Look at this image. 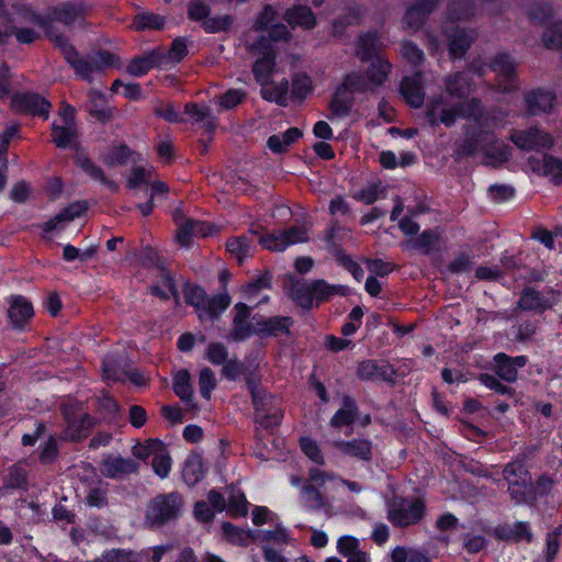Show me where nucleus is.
<instances>
[{
  "mask_svg": "<svg viewBox=\"0 0 562 562\" xmlns=\"http://www.w3.org/2000/svg\"><path fill=\"white\" fill-rule=\"evenodd\" d=\"M151 293L161 297L162 300H168L170 296H172L176 301V304H179L180 297L176 290L175 282L171 276L166 271L160 272V279L157 284L151 286Z\"/></svg>",
  "mask_w": 562,
  "mask_h": 562,
  "instance_id": "nucleus-37",
  "label": "nucleus"
},
{
  "mask_svg": "<svg viewBox=\"0 0 562 562\" xmlns=\"http://www.w3.org/2000/svg\"><path fill=\"white\" fill-rule=\"evenodd\" d=\"M308 235L303 227H291L286 231H279L277 233L267 234L261 236L259 244L268 250L283 251L291 245L307 241Z\"/></svg>",
  "mask_w": 562,
  "mask_h": 562,
  "instance_id": "nucleus-11",
  "label": "nucleus"
},
{
  "mask_svg": "<svg viewBox=\"0 0 562 562\" xmlns=\"http://www.w3.org/2000/svg\"><path fill=\"white\" fill-rule=\"evenodd\" d=\"M205 474L202 457L198 453H191L184 461L182 476L184 482L193 486L199 483Z\"/></svg>",
  "mask_w": 562,
  "mask_h": 562,
  "instance_id": "nucleus-26",
  "label": "nucleus"
},
{
  "mask_svg": "<svg viewBox=\"0 0 562 562\" xmlns=\"http://www.w3.org/2000/svg\"><path fill=\"white\" fill-rule=\"evenodd\" d=\"M518 306L525 311L542 312L550 307V303L539 292L527 289L522 292Z\"/></svg>",
  "mask_w": 562,
  "mask_h": 562,
  "instance_id": "nucleus-34",
  "label": "nucleus"
},
{
  "mask_svg": "<svg viewBox=\"0 0 562 562\" xmlns=\"http://www.w3.org/2000/svg\"><path fill=\"white\" fill-rule=\"evenodd\" d=\"M271 284V278L268 274H262L255 279L252 282L243 286L244 299L252 302L256 306L267 302L269 296L262 294V291L268 290Z\"/></svg>",
  "mask_w": 562,
  "mask_h": 562,
  "instance_id": "nucleus-24",
  "label": "nucleus"
},
{
  "mask_svg": "<svg viewBox=\"0 0 562 562\" xmlns=\"http://www.w3.org/2000/svg\"><path fill=\"white\" fill-rule=\"evenodd\" d=\"M257 539L268 546L283 547L291 543V537L282 527H277L274 530H261L258 532Z\"/></svg>",
  "mask_w": 562,
  "mask_h": 562,
  "instance_id": "nucleus-44",
  "label": "nucleus"
},
{
  "mask_svg": "<svg viewBox=\"0 0 562 562\" xmlns=\"http://www.w3.org/2000/svg\"><path fill=\"white\" fill-rule=\"evenodd\" d=\"M87 206L82 202H74L69 204L67 207L61 210L56 216L48 220L43 224V234L44 237H47L49 233H60L66 226L72 222L75 218L81 216Z\"/></svg>",
  "mask_w": 562,
  "mask_h": 562,
  "instance_id": "nucleus-14",
  "label": "nucleus"
},
{
  "mask_svg": "<svg viewBox=\"0 0 562 562\" xmlns=\"http://www.w3.org/2000/svg\"><path fill=\"white\" fill-rule=\"evenodd\" d=\"M50 40L61 49L66 60L74 67L77 75L85 80H91L93 74L116 65V58L109 52H99L87 59H77V52L63 35L49 32Z\"/></svg>",
  "mask_w": 562,
  "mask_h": 562,
  "instance_id": "nucleus-3",
  "label": "nucleus"
},
{
  "mask_svg": "<svg viewBox=\"0 0 562 562\" xmlns=\"http://www.w3.org/2000/svg\"><path fill=\"white\" fill-rule=\"evenodd\" d=\"M353 95L355 93L366 92L373 90L368 77L364 78L358 74H350L346 76L341 83Z\"/></svg>",
  "mask_w": 562,
  "mask_h": 562,
  "instance_id": "nucleus-56",
  "label": "nucleus"
},
{
  "mask_svg": "<svg viewBox=\"0 0 562 562\" xmlns=\"http://www.w3.org/2000/svg\"><path fill=\"white\" fill-rule=\"evenodd\" d=\"M390 69L391 64L381 56H376V58L372 60L368 71V79L373 89L378 88L385 81Z\"/></svg>",
  "mask_w": 562,
  "mask_h": 562,
  "instance_id": "nucleus-38",
  "label": "nucleus"
},
{
  "mask_svg": "<svg viewBox=\"0 0 562 562\" xmlns=\"http://www.w3.org/2000/svg\"><path fill=\"white\" fill-rule=\"evenodd\" d=\"M532 484L530 475L525 476V479L515 481L508 485V493L512 499L516 504H522L527 501V496L531 492Z\"/></svg>",
  "mask_w": 562,
  "mask_h": 562,
  "instance_id": "nucleus-47",
  "label": "nucleus"
},
{
  "mask_svg": "<svg viewBox=\"0 0 562 562\" xmlns=\"http://www.w3.org/2000/svg\"><path fill=\"white\" fill-rule=\"evenodd\" d=\"M94 562H137V560L131 552L111 550L104 552Z\"/></svg>",
  "mask_w": 562,
  "mask_h": 562,
  "instance_id": "nucleus-64",
  "label": "nucleus"
},
{
  "mask_svg": "<svg viewBox=\"0 0 562 562\" xmlns=\"http://www.w3.org/2000/svg\"><path fill=\"white\" fill-rule=\"evenodd\" d=\"M88 109L100 120L104 121L110 116V110L105 108V97L97 90H91L89 93Z\"/></svg>",
  "mask_w": 562,
  "mask_h": 562,
  "instance_id": "nucleus-51",
  "label": "nucleus"
},
{
  "mask_svg": "<svg viewBox=\"0 0 562 562\" xmlns=\"http://www.w3.org/2000/svg\"><path fill=\"white\" fill-rule=\"evenodd\" d=\"M364 15V9L361 5L355 4L347 8L344 16L339 18L334 23L336 32H340L346 25L359 23L361 18Z\"/></svg>",
  "mask_w": 562,
  "mask_h": 562,
  "instance_id": "nucleus-55",
  "label": "nucleus"
},
{
  "mask_svg": "<svg viewBox=\"0 0 562 562\" xmlns=\"http://www.w3.org/2000/svg\"><path fill=\"white\" fill-rule=\"evenodd\" d=\"M543 45L549 49H558L562 46V26L560 24L549 25L542 35Z\"/></svg>",
  "mask_w": 562,
  "mask_h": 562,
  "instance_id": "nucleus-61",
  "label": "nucleus"
},
{
  "mask_svg": "<svg viewBox=\"0 0 562 562\" xmlns=\"http://www.w3.org/2000/svg\"><path fill=\"white\" fill-rule=\"evenodd\" d=\"M173 391L181 401L189 403L192 400L191 376L187 370H179L173 375Z\"/></svg>",
  "mask_w": 562,
  "mask_h": 562,
  "instance_id": "nucleus-39",
  "label": "nucleus"
},
{
  "mask_svg": "<svg viewBox=\"0 0 562 562\" xmlns=\"http://www.w3.org/2000/svg\"><path fill=\"white\" fill-rule=\"evenodd\" d=\"M205 358L214 366H222L229 358V352L223 344L211 342L206 348Z\"/></svg>",
  "mask_w": 562,
  "mask_h": 562,
  "instance_id": "nucleus-59",
  "label": "nucleus"
},
{
  "mask_svg": "<svg viewBox=\"0 0 562 562\" xmlns=\"http://www.w3.org/2000/svg\"><path fill=\"white\" fill-rule=\"evenodd\" d=\"M528 167L536 173L549 177L555 184L562 183V160L544 155L542 159L530 157L528 159Z\"/></svg>",
  "mask_w": 562,
  "mask_h": 562,
  "instance_id": "nucleus-16",
  "label": "nucleus"
},
{
  "mask_svg": "<svg viewBox=\"0 0 562 562\" xmlns=\"http://www.w3.org/2000/svg\"><path fill=\"white\" fill-rule=\"evenodd\" d=\"M186 113L189 114L195 122H202L204 127L213 131L216 126L215 117L212 115L211 110L205 105L187 104Z\"/></svg>",
  "mask_w": 562,
  "mask_h": 562,
  "instance_id": "nucleus-42",
  "label": "nucleus"
},
{
  "mask_svg": "<svg viewBox=\"0 0 562 562\" xmlns=\"http://www.w3.org/2000/svg\"><path fill=\"white\" fill-rule=\"evenodd\" d=\"M11 104L18 112L38 115L43 119L48 117L50 109V103L36 93L16 94L12 98Z\"/></svg>",
  "mask_w": 562,
  "mask_h": 562,
  "instance_id": "nucleus-13",
  "label": "nucleus"
},
{
  "mask_svg": "<svg viewBox=\"0 0 562 562\" xmlns=\"http://www.w3.org/2000/svg\"><path fill=\"white\" fill-rule=\"evenodd\" d=\"M440 2L441 0H414L407 3L403 26L412 31L419 30Z\"/></svg>",
  "mask_w": 562,
  "mask_h": 562,
  "instance_id": "nucleus-12",
  "label": "nucleus"
},
{
  "mask_svg": "<svg viewBox=\"0 0 562 562\" xmlns=\"http://www.w3.org/2000/svg\"><path fill=\"white\" fill-rule=\"evenodd\" d=\"M554 100L555 95L546 89H535L525 95L527 110L532 115L550 111L553 108Z\"/></svg>",
  "mask_w": 562,
  "mask_h": 562,
  "instance_id": "nucleus-21",
  "label": "nucleus"
},
{
  "mask_svg": "<svg viewBox=\"0 0 562 562\" xmlns=\"http://www.w3.org/2000/svg\"><path fill=\"white\" fill-rule=\"evenodd\" d=\"M256 321V334L263 336H280L288 334L293 322L290 317L273 316V317H254Z\"/></svg>",
  "mask_w": 562,
  "mask_h": 562,
  "instance_id": "nucleus-19",
  "label": "nucleus"
},
{
  "mask_svg": "<svg viewBox=\"0 0 562 562\" xmlns=\"http://www.w3.org/2000/svg\"><path fill=\"white\" fill-rule=\"evenodd\" d=\"M261 95L268 101L278 103L279 105H285L288 101L289 82L282 80L280 82L260 83Z\"/></svg>",
  "mask_w": 562,
  "mask_h": 562,
  "instance_id": "nucleus-30",
  "label": "nucleus"
},
{
  "mask_svg": "<svg viewBox=\"0 0 562 562\" xmlns=\"http://www.w3.org/2000/svg\"><path fill=\"white\" fill-rule=\"evenodd\" d=\"M301 496L305 506L310 509H321L325 505L324 495L319 492V488L312 484L302 486Z\"/></svg>",
  "mask_w": 562,
  "mask_h": 562,
  "instance_id": "nucleus-48",
  "label": "nucleus"
},
{
  "mask_svg": "<svg viewBox=\"0 0 562 562\" xmlns=\"http://www.w3.org/2000/svg\"><path fill=\"white\" fill-rule=\"evenodd\" d=\"M471 91V82L468 72L457 74L447 80V92L451 97H463Z\"/></svg>",
  "mask_w": 562,
  "mask_h": 562,
  "instance_id": "nucleus-43",
  "label": "nucleus"
},
{
  "mask_svg": "<svg viewBox=\"0 0 562 562\" xmlns=\"http://www.w3.org/2000/svg\"><path fill=\"white\" fill-rule=\"evenodd\" d=\"M274 54L269 46L268 50L263 53L262 57L258 58L254 64V75L259 83H267L273 70Z\"/></svg>",
  "mask_w": 562,
  "mask_h": 562,
  "instance_id": "nucleus-32",
  "label": "nucleus"
},
{
  "mask_svg": "<svg viewBox=\"0 0 562 562\" xmlns=\"http://www.w3.org/2000/svg\"><path fill=\"white\" fill-rule=\"evenodd\" d=\"M380 42L375 33H366L359 36L356 54L361 60L376 58Z\"/></svg>",
  "mask_w": 562,
  "mask_h": 562,
  "instance_id": "nucleus-31",
  "label": "nucleus"
},
{
  "mask_svg": "<svg viewBox=\"0 0 562 562\" xmlns=\"http://www.w3.org/2000/svg\"><path fill=\"white\" fill-rule=\"evenodd\" d=\"M283 19L291 26H300L306 30H311L316 24V19L312 10L304 5H296L288 9L283 15Z\"/></svg>",
  "mask_w": 562,
  "mask_h": 562,
  "instance_id": "nucleus-25",
  "label": "nucleus"
},
{
  "mask_svg": "<svg viewBox=\"0 0 562 562\" xmlns=\"http://www.w3.org/2000/svg\"><path fill=\"white\" fill-rule=\"evenodd\" d=\"M509 138L518 148L526 151L548 149L554 144L552 135L538 127L513 130Z\"/></svg>",
  "mask_w": 562,
  "mask_h": 562,
  "instance_id": "nucleus-10",
  "label": "nucleus"
},
{
  "mask_svg": "<svg viewBox=\"0 0 562 562\" xmlns=\"http://www.w3.org/2000/svg\"><path fill=\"white\" fill-rule=\"evenodd\" d=\"M516 67L515 59L506 53H497L490 68L496 75V90L503 93L509 92L516 88Z\"/></svg>",
  "mask_w": 562,
  "mask_h": 562,
  "instance_id": "nucleus-9",
  "label": "nucleus"
},
{
  "mask_svg": "<svg viewBox=\"0 0 562 562\" xmlns=\"http://www.w3.org/2000/svg\"><path fill=\"white\" fill-rule=\"evenodd\" d=\"M312 80L305 74H297L292 80V94L297 99H304L312 91Z\"/></svg>",
  "mask_w": 562,
  "mask_h": 562,
  "instance_id": "nucleus-62",
  "label": "nucleus"
},
{
  "mask_svg": "<svg viewBox=\"0 0 562 562\" xmlns=\"http://www.w3.org/2000/svg\"><path fill=\"white\" fill-rule=\"evenodd\" d=\"M226 494L228 513L235 517L246 516L248 512V502L244 493L236 487H231L226 490Z\"/></svg>",
  "mask_w": 562,
  "mask_h": 562,
  "instance_id": "nucleus-36",
  "label": "nucleus"
},
{
  "mask_svg": "<svg viewBox=\"0 0 562 562\" xmlns=\"http://www.w3.org/2000/svg\"><path fill=\"white\" fill-rule=\"evenodd\" d=\"M231 304V296L226 291L214 295L213 297H206L204 308L199 313L201 322H213L215 321Z\"/></svg>",
  "mask_w": 562,
  "mask_h": 562,
  "instance_id": "nucleus-23",
  "label": "nucleus"
},
{
  "mask_svg": "<svg viewBox=\"0 0 562 562\" xmlns=\"http://www.w3.org/2000/svg\"><path fill=\"white\" fill-rule=\"evenodd\" d=\"M171 463L172 460L169 451L164 445L153 457V470L159 477L165 479L169 475Z\"/></svg>",
  "mask_w": 562,
  "mask_h": 562,
  "instance_id": "nucleus-46",
  "label": "nucleus"
},
{
  "mask_svg": "<svg viewBox=\"0 0 562 562\" xmlns=\"http://www.w3.org/2000/svg\"><path fill=\"white\" fill-rule=\"evenodd\" d=\"M205 291L195 284H186L184 286V299L186 302L195 307L199 314L204 308L206 302Z\"/></svg>",
  "mask_w": 562,
  "mask_h": 562,
  "instance_id": "nucleus-53",
  "label": "nucleus"
},
{
  "mask_svg": "<svg viewBox=\"0 0 562 562\" xmlns=\"http://www.w3.org/2000/svg\"><path fill=\"white\" fill-rule=\"evenodd\" d=\"M331 446L342 456L356 460L370 461L372 458V442L368 439L334 440Z\"/></svg>",
  "mask_w": 562,
  "mask_h": 562,
  "instance_id": "nucleus-15",
  "label": "nucleus"
},
{
  "mask_svg": "<svg viewBox=\"0 0 562 562\" xmlns=\"http://www.w3.org/2000/svg\"><path fill=\"white\" fill-rule=\"evenodd\" d=\"M156 64V57L154 54L135 58L131 61L127 67L128 74L140 77L147 74Z\"/></svg>",
  "mask_w": 562,
  "mask_h": 562,
  "instance_id": "nucleus-58",
  "label": "nucleus"
},
{
  "mask_svg": "<svg viewBox=\"0 0 562 562\" xmlns=\"http://www.w3.org/2000/svg\"><path fill=\"white\" fill-rule=\"evenodd\" d=\"M439 238L440 234L436 229H427L408 244L413 248L420 249L427 254L437 245Z\"/></svg>",
  "mask_w": 562,
  "mask_h": 562,
  "instance_id": "nucleus-52",
  "label": "nucleus"
},
{
  "mask_svg": "<svg viewBox=\"0 0 562 562\" xmlns=\"http://www.w3.org/2000/svg\"><path fill=\"white\" fill-rule=\"evenodd\" d=\"M227 250L236 257L239 263L250 257L254 249V241L247 236H238L228 239Z\"/></svg>",
  "mask_w": 562,
  "mask_h": 562,
  "instance_id": "nucleus-35",
  "label": "nucleus"
},
{
  "mask_svg": "<svg viewBox=\"0 0 562 562\" xmlns=\"http://www.w3.org/2000/svg\"><path fill=\"white\" fill-rule=\"evenodd\" d=\"M8 313L14 326H22L32 317L33 306L23 296H15L12 299Z\"/></svg>",
  "mask_w": 562,
  "mask_h": 562,
  "instance_id": "nucleus-27",
  "label": "nucleus"
},
{
  "mask_svg": "<svg viewBox=\"0 0 562 562\" xmlns=\"http://www.w3.org/2000/svg\"><path fill=\"white\" fill-rule=\"evenodd\" d=\"M246 384L256 409V422L265 428L280 425L283 412L273 404L274 398L260 387L259 380L248 375L246 376Z\"/></svg>",
  "mask_w": 562,
  "mask_h": 562,
  "instance_id": "nucleus-4",
  "label": "nucleus"
},
{
  "mask_svg": "<svg viewBox=\"0 0 562 562\" xmlns=\"http://www.w3.org/2000/svg\"><path fill=\"white\" fill-rule=\"evenodd\" d=\"M494 361L497 375L507 382H514L517 379L518 369L526 366L527 358L525 356L508 357L499 352L494 357Z\"/></svg>",
  "mask_w": 562,
  "mask_h": 562,
  "instance_id": "nucleus-18",
  "label": "nucleus"
},
{
  "mask_svg": "<svg viewBox=\"0 0 562 562\" xmlns=\"http://www.w3.org/2000/svg\"><path fill=\"white\" fill-rule=\"evenodd\" d=\"M216 384L215 374L210 368H204L200 371L199 387L200 393L204 398H211V393L216 387Z\"/></svg>",
  "mask_w": 562,
  "mask_h": 562,
  "instance_id": "nucleus-60",
  "label": "nucleus"
},
{
  "mask_svg": "<svg viewBox=\"0 0 562 562\" xmlns=\"http://www.w3.org/2000/svg\"><path fill=\"white\" fill-rule=\"evenodd\" d=\"M78 165L82 168V170L89 175L92 179L100 181L101 183L105 184L110 190L116 191L117 184L105 178L103 171L97 167L92 161H90L88 158L79 157L78 158Z\"/></svg>",
  "mask_w": 562,
  "mask_h": 562,
  "instance_id": "nucleus-45",
  "label": "nucleus"
},
{
  "mask_svg": "<svg viewBox=\"0 0 562 562\" xmlns=\"http://www.w3.org/2000/svg\"><path fill=\"white\" fill-rule=\"evenodd\" d=\"M165 20L162 16L154 13H142L135 16L133 26L135 30H155L162 27Z\"/></svg>",
  "mask_w": 562,
  "mask_h": 562,
  "instance_id": "nucleus-57",
  "label": "nucleus"
},
{
  "mask_svg": "<svg viewBox=\"0 0 562 562\" xmlns=\"http://www.w3.org/2000/svg\"><path fill=\"white\" fill-rule=\"evenodd\" d=\"M475 12L476 7L472 0H450L446 12L442 35L452 57L463 56L474 40L472 31L461 30L454 25V22L469 20Z\"/></svg>",
  "mask_w": 562,
  "mask_h": 562,
  "instance_id": "nucleus-2",
  "label": "nucleus"
},
{
  "mask_svg": "<svg viewBox=\"0 0 562 562\" xmlns=\"http://www.w3.org/2000/svg\"><path fill=\"white\" fill-rule=\"evenodd\" d=\"M347 289L342 285H331L324 280L296 283L291 289L292 297L303 307H310L313 302L328 300L333 295H346Z\"/></svg>",
  "mask_w": 562,
  "mask_h": 562,
  "instance_id": "nucleus-6",
  "label": "nucleus"
},
{
  "mask_svg": "<svg viewBox=\"0 0 562 562\" xmlns=\"http://www.w3.org/2000/svg\"><path fill=\"white\" fill-rule=\"evenodd\" d=\"M53 140L56 146L66 148L72 146L76 138V128L74 124H53Z\"/></svg>",
  "mask_w": 562,
  "mask_h": 562,
  "instance_id": "nucleus-40",
  "label": "nucleus"
},
{
  "mask_svg": "<svg viewBox=\"0 0 562 562\" xmlns=\"http://www.w3.org/2000/svg\"><path fill=\"white\" fill-rule=\"evenodd\" d=\"M276 19V11L272 7L267 5L259 18L257 19L255 26L257 30H268L269 38L271 42L288 41L290 38V32L283 24H272Z\"/></svg>",
  "mask_w": 562,
  "mask_h": 562,
  "instance_id": "nucleus-17",
  "label": "nucleus"
},
{
  "mask_svg": "<svg viewBox=\"0 0 562 562\" xmlns=\"http://www.w3.org/2000/svg\"><path fill=\"white\" fill-rule=\"evenodd\" d=\"M353 103V95L340 85L333 97L330 109L337 116H346L349 114Z\"/></svg>",
  "mask_w": 562,
  "mask_h": 562,
  "instance_id": "nucleus-33",
  "label": "nucleus"
},
{
  "mask_svg": "<svg viewBox=\"0 0 562 562\" xmlns=\"http://www.w3.org/2000/svg\"><path fill=\"white\" fill-rule=\"evenodd\" d=\"M165 443L158 439H148L145 442H137L133 449L132 453L135 458L146 460L149 457H154L155 453L164 446Z\"/></svg>",
  "mask_w": 562,
  "mask_h": 562,
  "instance_id": "nucleus-54",
  "label": "nucleus"
},
{
  "mask_svg": "<svg viewBox=\"0 0 562 562\" xmlns=\"http://www.w3.org/2000/svg\"><path fill=\"white\" fill-rule=\"evenodd\" d=\"M426 115L432 125L442 123L446 126L454 124L458 116L473 119L474 127L464 142L463 150L468 154L482 151L486 157L498 162L509 158V148L494 137V131L506 124V111L493 109L490 112H483L477 99L456 105L451 104L447 97L440 95L430 101Z\"/></svg>",
  "mask_w": 562,
  "mask_h": 562,
  "instance_id": "nucleus-1",
  "label": "nucleus"
},
{
  "mask_svg": "<svg viewBox=\"0 0 562 562\" xmlns=\"http://www.w3.org/2000/svg\"><path fill=\"white\" fill-rule=\"evenodd\" d=\"M182 504V497L178 493L156 496L148 504L145 524L149 527H160L177 519Z\"/></svg>",
  "mask_w": 562,
  "mask_h": 562,
  "instance_id": "nucleus-5",
  "label": "nucleus"
},
{
  "mask_svg": "<svg viewBox=\"0 0 562 562\" xmlns=\"http://www.w3.org/2000/svg\"><path fill=\"white\" fill-rule=\"evenodd\" d=\"M302 136V132L297 127H291L282 134H276L268 138L267 145L269 149L276 154H281L288 149L294 142Z\"/></svg>",
  "mask_w": 562,
  "mask_h": 562,
  "instance_id": "nucleus-29",
  "label": "nucleus"
},
{
  "mask_svg": "<svg viewBox=\"0 0 562 562\" xmlns=\"http://www.w3.org/2000/svg\"><path fill=\"white\" fill-rule=\"evenodd\" d=\"M357 405L353 400L348 396H344L342 406L335 413L330 419V426L335 428H341L344 426H350L356 420Z\"/></svg>",
  "mask_w": 562,
  "mask_h": 562,
  "instance_id": "nucleus-28",
  "label": "nucleus"
},
{
  "mask_svg": "<svg viewBox=\"0 0 562 562\" xmlns=\"http://www.w3.org/2000/svg\"><path fill=\"white\" fill-rule=\"evenodd\" d=\"M154 168L145 166H134L131 170V175L127 179V188L136 189L142 184H148L151 182Z\"/></svg>",
  "mask_w": 562,
  "mask_h": 562,
  "instance_id": "nucleus-49",
  "label": "nucleus"
},
{
  "mask_svg": "<svg viewBox=\"0 0 562 562\" xmlns=\"http://www.w3.org/2000/svg\"><path fill=\"white\" fill-rule=\"evenodd\" d=\"M63 414L66 420L65 438L70 440H80L88 436L94 422L92 417L83 412L81 405L77 402H69L64 405Z\"/></svg>",
  "mask_w": 562,
  "mask_h": 562,
  "instance_id": "nucleus-8",
  "label": "nucleus"
},
{
  "mask_svg": "<svg viewBox=\"0 0 562 562\" xmlns=\"http://www.w3.org/2000/svg\"><path fill=\"white\" fill-rule=\"evenodd\" d=\"M133 153L124 145L109 148L102 156L103 162L108 167H119L127 164Z\"/></svg>",
  "mask_w": 562,
  "mask_h": 562,
  "instance_id": "nucleus-41",
  "label": "nucleus"
},
{
  "mask_svg": "<svg viewBox=\"0 0 562 562\" xmlns=\"http://www.w3.org/2000/svg\"><path fill=\"white\" fill-rule=\"evenodd\" d=\"M136 471L137 465L132 459L116 456L105 458L101 464L102 474L111 479H120Z\"/></svg>",
  "mask_w": 562,
  "mask_h": 562,
  "instance_id": "nucleus-20",
  "label": "nucleus"
},
{
  "mask_svg": "<svg viewBox=\"0 0 562 562\" xmlns=\"http://www.w3.org/2000/svg\"><path fill=\"white\" fill-rule=\"evenodd\" d=\"M337 550L342 557L348 559L361 551L360 541L352 536H342L337 541Z\"/></svg>",
  "mask_w": 562,
  "mask_h": 562,
  "instance_id": "nucleus-63",
  "label": "nucleus"
},
{
  "mask_svg": "<svg viewBox=\"0 0 562 562\" xmlns=\"http://www.w3.org/2000/svg\"><path fill=\"white\" fill-rule=\"evenodd\" d=\"M300 447L303 453L314 463L318 465L325 464L324 453L316 440L303 437L300 440Z\"/></svg>",
  "mask_w": 562,
  "mask_h": 562,
  "instance_id": "nucleus-50",
  "label": "nucleus"
},
{
  "mask_svg": "<svg viewBox=\"0 0 562 562\" xmlns=\"http://www.w3.org/2000/svg\"><path fill=\"white\" fill-rule=\"evenodd\" d=\"M401 93L413 108H419L424 102V91L420 74L405 77L401 85Z\"/></svg>",
  "mask_w": 562,
  "mask_h": 562,
  "instance_id": "nucleus-22",
  "label": "nucleus"
},
{
  "mask_svg": "<svg viewBox=\"0 0 562 562\" xmlns=\"http://www.w3.org/2000/svg\"><path fill=\"white\" fill-rule=\"evenodd\" d=\"M425 504L420 499L401 498L390 504L387 519L396 527H408L422 520Z\"/></svg>",
  "mask_w": 562,
  "mask_h": 562,
  "instance_id": "nucleus-7",
  "label": "nucleus"
}]
</instances>
